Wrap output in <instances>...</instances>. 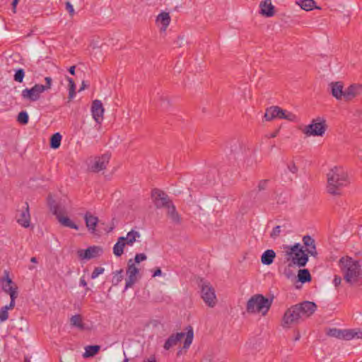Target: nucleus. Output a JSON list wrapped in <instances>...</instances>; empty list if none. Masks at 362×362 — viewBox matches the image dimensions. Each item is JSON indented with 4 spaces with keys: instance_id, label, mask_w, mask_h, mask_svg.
I'll use <instances>...</instances> for the list:
<instances>
[{
    "instance_id": "1",
    "label": "nucleus",
    "mask_w": 362,
    "mask_h": 362,
    "mask_svg": "<svg viewBox=\"0 0 362 362\" xmlns=\"http://www.w3.org/2000/svg\"><path fill=\"white\" fill-rule=\"evenodd\" d=\"M316 309L315 303L310 301H304L293 305L285 311L281 320V326L286 329L291 328L310 317Z\"/></svg>"
},
{
    "instance_id": "2",
    "label": "nucleus",
    "mask_w": 362,
    "mask_h": 362,
    "mask_svg": "<svg viewBox=\"0 0 362 362\" xmlns=\"http://www.w3.org/2000/svg\"><path fill=\"white\" fill-rule=\"evenodd\" d=\"M350 183L346 170L342 166H334L327 173V192L332 195H341L342 189Z\"/></svg>"
},
{
    "instance_id": "3",
    "label": "nucleus",
    "mask_w": 362,
    "mask_h": 362,
    "mask_svg": "<svg viewBox=\"0 0 362 362\" xmlns=\"http://www.w3.org/2000/svg\"><path fill=\"white\" fill-rule=\"evenodd\" d=\"M339 266L344 280L351 285L362 284L361 264L358 260L346 256L339 261Z\"/></svg>"
},
{
    "instance_id": "4",
    "label": "nucleus",
    "mask_w": 362,
    "mask_h": 362,
    "mask_svg": "<svg viewBox=\"0 0 362 362\" xmlns=\"http://www.w3.org/2000/svg\"><path fill=\"white\" fill-rule=\"evenodd\" d=\"M285 250L288 259H291L293 264L304 267L308 262V254L303 250L300 243H296L293 246H286Z\"/></svg>"
},
{
    "instance_id": "5",
    "label": "nucleus",
    "mask_w": 362,
    "mask_h": 362,
    "mask_svg": "<svg viewBox=\"0 0 362 362\" xmlns=\"http://www.w3.org/2000/svg\"><path fill=\"white\" fill-rule=\"evenodd\" d=\"M272 301V298L269 299L261 294L253 296L250 298V313L261 314L262 316L266 315Z\"/></svg>"
},
{
    "instance_id": "6",
    "label": "nucleus",
    "mask_w": 362,
    "mask_h": 362,
    "mask_svg": "<svg viewBox=\"0 0 362 362\" xmlns=\"http://www.w3.org/2000/svg\"><path fill=\"white\" fill-rule=\"evenodd\" d=\"M327 127L326 119L324 117H317L313 119L310 124L305 127L303 132L308 136H322Z\"/></svg>"
},
{
    "instance_id": "7",
    "label": "nucleus",
    "mask_w": 362,
    "mask_h": 362,
    "mask_svg": "<svg viewBox=\"0 0 362 362\" xmlns=\"http://www.w3.org/2000/svg\"><path fill=\"white\" fill-rule=\"evenodd\" d=\"M184 337H185L183 348L187 349L192 343L194 337L193 329L191 327H187V332H178L176 334L171 335L165 341L164 348L168 350L172 346H175L178 341H180Z\"/></svg>"
},
{
    "instance_id": "8",
    "label": "nucleus",
    "mask_w": 362,
    "mask_h": 362,
    "mask_svg": "<svg viewBox=\"0 0 362 362\" xmlns=\"http://www.w3.org/2000/svg\"><path fill=\"white\" fill-rule=\"evenodd\" d=\"M200 286L201 296L203 301L208 307L214 308L218 303L215 289L206 281H202Z\"/></svg>"
},
{
    "instance_id": "9",
    "label": "nucleus",
    "mask_w": 362,
    "mask_h": 362,
    "mask_svg": "<svg viewBox=\"0 0 362 362\" xmlns=\"http://www.w3.org/2000/svg\"><path fill=\"white\" fill-rule=\"evenodd\" d=\"M45 92V88L42 84H35L31 88H25L22 90L21 96L22 98L30 101L35 102L40 99V95Z\"/></svg>"
},
{
    "instance_id": "10",
    "label": "nucleus",
    "mask_w": 362,
    "mask_h": 362,
    "mask_svg": "<svg viewBox=\"0 0 362 362\" xmlns=\"http://www.w3.org/2000/svg\"><path fill=\"white\" fill-rule=\"evenodd\" d=\"M126 273L127 275V279H126L124 291L132 287L134 284L137 281V276L139 273V269L136 267L134 261L132 259L128 261Z\"/></svg>"
},
{
    "instance_id": "11",
    "label": "nucleus",
    "mask_w": 362,
    "mask_h": 362,
    "mask_svg": "<svg viewBox=\"0 0 362 362\" xmlns=\"http://www.w3.org/2000/svg\"><path fill=\"white\" fill-rule=\"evenodd\" d=\"M152 197L153 199L154 204L157 208L167 207L171 202L168 195L165 192L159 190L154 189L152 192Z\"/></svg>"
},
{
    "instance_id": "12",
    "label": "nucleus",
    "mask_w": 362,
    "mask_h": 362,
    "mask_svg": "<svg viewBox=\"0 0 362 362\" xmlns=\"http://www.w3.org/2000/svg\"><path fill=\"white\" fill-rule=\"evenodd\" d=\"M102 253L103 249L98 246H91L78 251V255L81 259H90L100 256Z\"/></svg>"
},
{
    "instance_id": "13",
    "label": "nucleus",
    "mask_w": 362,
    "mask_h": 362,
    "mask_svg": "<svg viewBox=\"0 0 362 362\" xmlns=\"http://www.w3.org/2000/svg\"><path fill=\"white\" fill-rule=\"evenodd\" d=\"M104 108L100 100H93L91 106V115L93 119L98 124L103 121Z\"/></svg>"
},
{
    "instance_id": "14",
    "label": "nucleus",
    "mask_w": 362,
    "mask_h": 362,
    "mask_svg": "<svg viewBox=\"0 0 362 362\" xmlns=\"http://www.w3.org/2000/svg\"><path fill=\"white\" fill-rule=\"evenodd\" d=\"M1 281L4 291L10 296L11 302L15 303V300L18 296L17 288L11 285L12 280L9 278L8 274H6Z\"/></svg>"
},
{
    "instance_id": "15",
    "label": "nucleus",
    "mask_w": 362,
    "mask_h": 362,
    "mask_svg": "<svg viewBox=\"0 0 362 362\" xmlns=\"http://www.w3.org/2000/svg\"><path fill=\"white\" fill-rule=\"evenodd\" d=\"M110 160V156L107 154L103 155L100 157L95 158L90 165V170L98 173L104 170Z\"/></svg>"
},
{
    "instance_id": "16",
    "label": "nucleus",
    "mask_w": 362,
    "mask_h": 362,
    "mask_svg": "<svg viewBox=\"0 0 362 362\" xmlns=\"http://www.w3.org/2000/svg\"><path fill=\"white\" fill-rule=\"evenodd\" d=\"M259 13L267 18H270L275 14V7L271 0H264L259 4Z\"/></svg>"
},
{
    "instance_id": "17",
    "label": "nucleus",
    "mask_w": 362,
    "mask_h": 362,
    "mask_svg": "<svg viewBox=\"0 0 362 362\" xmlns=\"http://www.w3.org/2000/svg\"><path fill=\"white\" fill-rule=\"evenodd\" d=\"M303 242L305 248V250H304L305 252H306L308 255H310L315 257H317V252L316 250L315 240L310 235H305L303 238Z\"/></svg>"
},
{
    "instance_id": "18",
    "label": "nucleus",
    "mask_w": 362,
    "mask_h": 362,
    "mask_svg": "<svg viewBox=\"0 0 362 362\" xmlns=\"http://www.w3.org/2000/svg\"><path fill=\"white\" fill-rule=\"evenodd\" d=\"M354 339H362V329H341V340L350 341Z\"/></svg>"
},
{
    "instance_id": "19",
    "label": "nucleus",
    "mask_w": 362,
    "mask_h": 362,
    "mask_svg": "<svg viewBox=\"0 0 362 362\" xmlns=\"http://www.w3.org/2000/svg\"><path fill=\"white\" fill-rule=\"evenodd\" d=\"M331 93L337 100L344 98V90L343 83L340 81L332 82L329 84Z\"/></svg>"
},
{
    "instance_id": "20",
    "label": "nucleus",
    "mask_w": 362,
    "mask_h": 362,
    "mask_svg": "<svg viewBox=\"0 0 362 362\" xmlns=\"http://www.w3.org/2000/svg\"><path fill=\"white\" fill-rule=\"evenodd\" d=\"M362 86L360 84H352L344 90V99L350 100L361 93Z\"/></svg>"
},
{
    "instance_id": "21",
    "label": "nucleus",
    "mask_w": 362,
    "mask_h": 362,
    "mask_svg": "<svg viewBox=\"0 0 362 362\" xmlns=\"http://www.w3.org/2000/svg\"><path fill=\"white\" fill-rule=\"evenodd\" d=\"M84 220H85L86 226L88 230L92 233H95V231L96 230V226L98 223V217L95 216H93L90 212H86L84 214Z\"/></svg>"
},
{
    "instance_id": "22",
    "label": "nucleus",
    "mask_w": 362,
    "mask_h": 362,
    "mask_svg": "<svg viewBox=\"0 0 362 362\" xmlns=\"http://www.w3.org/2000/svg\"><path fill=\"white\" fill-rule=\"evenodd\" d=\"M157 24L160 26V30L165 32L170 23V16L168 13L162 12L156 18Z\"/></svg>"
},
{
    "instance_id": "23",
    "label": "nucleus",
    "mask_w": 362,
    "mask_h": 362,
    "mask_svg": "<svg viewBox=\"0 0 362 362\" xmlns=\"http://www.w3.org/2000/svg\"><path fill=\"white\" fill-rule=\"evenodd\" d=\"M25 204H26V208L24 211H23L21 213L20 216L17 219V221L23 227L28 228L30 226V216L28 205L27 203Z\"/></svg>"
},
{
    "instance_id": "24",
    "label": "nucleus",
    "mask_w": 362,
    "mask_h": 362,
    "mask_svg": "<svg viewBox=\"0 0 362 362\" xmlns=\"http://www.w3.org/2000/svg\"><path fill=\"white\" fill-rule=\"evenodd\" d=\"M140 238V233L133 229L127 233V235L124 237V242L127 243V245L132 246L135 243L139 242Z\"/></svg>"
},
{
    "instance_id": "25",
    "label": "nucleus",
    "mask_w": 362,
    "mask_h": 362,
    "mask_svg": "<svg viewBox=\"0 0 362 362\" xmlns=\"http://www.w3.org/2000/svg\"><path fill=\"white\" fill-rule=\"evenodd\" d=\"M280 107L271 106L266 109L264 118L267 121H272L275 119H279Z\"/></svg>"
},
{
    "instance_id": "26",
    "label": "nucleus",
    "mask_w": 362,
    "mask_h": 362,
    "mask_svg": "<svg viewBox=\"0 0 362 362\" xmlns=\"http://www.w3.org/2000/svg\"><path fill=\"white\" fill-rule=\"evenodd\" d=\"M276 253L273 250H267L263 252L261 257V262L264 265H270L273 263Z\"/></svg>"
},
{
    "instance_id": "27",
    "label": "nucleus",
    "mask_w": 362,
    "mask_h": 362,
    "mask_svg": "<svg viewBox=\"0 0 362 362\" xmlns=\"http://www.w3.org/2000/svg\"><path fill=\"white\" fill-rule=\"evenodd\" d=\"M127 245L124 242V237L121 236L117 239V243L113 246V253L116 257H120L124 252V248Z\"/></svg>"
},
{
    "instance_id": "28",
    "label": "nucleus",
    "mask_w": 362,
    "mask_h": 362,
    "mask_svg": "<svg viewBox=\"0 0 362 362\" xmlns=\"http://www.w3.org/2000/svg\"><path fill=\"white\" fill-rule=\"evenodd\" d=\"M70 324L72 327H76L80 330H84L87 329L83 322L82 316L78 314L71 316L70 318Z\"/></svg>"
},
{
    "instance_id": "29",
    "label": "nucleus",
    "mask_w": 362,
    "mask_h": 362,
    "mask_svg": "<svg viewBox=\"0 0 362 362\" xmlns=\"http://www.w3.org/2000/svg\"><path fill=\"white\" fill-rule=\"evenodd\" d=\"M168 216L171 219V221L174 223H178L180 222V217L177 212L176 211L175 207L173 203H170L166 207Z\"/></svg>"
},
{
    "instance_id": "30",
    "label": "nucleus",
    "mask_w": 362,
    "mask_h": 362,
    "mask_svg": "<svg viewBox=\"0 0 362 362\" xmlns=\"http://www.w3.org/2000/svg\"><path fill=\"white\" fill-rule=\"evenodd\" d=\"M57 220L62 226L65 227L78 230V226L66 216L58 215Z\"/></svg>"
},
{
    "instance_id": "31",
    "label": "nucleus",
    "mask_w": 362,
    "mask_h": 362,
    "mask_svg": "<svg viewBox=\"0 0 362 362\" xmlns=\"http://www.w3.org/2000/svg\"><path fill=\"white\" fill-rule=\"evenodd\" d=\"M280 119H286L289 122H296L298 120L297 116L291 112L287 111L280 107Z\"/></svg>"
},
{
    "instance_id": "32",
    "label": "nucleus",
    "mask_w": 362,
    "mask_h": 362,
    "mask_svg": "<svg viewBox=\"0 0 362 362\" xmlns=\"http://www.w3.org/2000/svg\"><path fill=\"white\" fill-rule=\"evenodd\" d=\"M15 306V303L10 302L9 305H6L1 308L0 310V322L6 321L8 318V310L13 309Z\"/></svg>"
},
{
    "instance_id": "33",
    "label": "nucleus",
    "mask_w": 362,
    "mask_h": 362,
    "mask_svg": "<svg viewBox=\"0 0 362 362\" xmlns=\"http://www.w3.org/2000/svg\"><path fill=\"white\" fill-rule=\"evenodd\" d=\"M302 9L305 11H311L315 7V1L314 0H298L296 1Z\"/></svg>"
},
{
    "instance_id": "34",
    "label": "nucleus",
    "mask_w": 362,
    "mask_h": 362,
    "mask_svg": "<svg viewBox=\"0 0 362 362\" xmlns=\"http://www.w3.org/2000/svg\"><path fill=\"white\" fill-rule=\"evenodd\" d=\"M100 346L98 345L87 346L85 347V351L83 354V358H90L95 356L99 351Z\"/></svg>"
},
{
    "instance_id": "35",
    "label": "nucleus",
    "mask_w": 362,
    "mask_h": 362,
    "mask_svg": "<svg viewBox=\"0 0 362 362\" xmlns=\"http://www.w3.org/2000/svg\"><path fill=\"white\" fill-rule=\"evenodd\" d=\"M61 140L62 135L59 132L54 134L50 139V146L54 149L58 148L61 144Z\"/></svg>"
},
{
    "instance_id": "36",
    "label": "nucleus",
    "mask_w": 362,
    "mask_h": 362,
    "mask_svg": "<svg viewBox=\"0 0 362 362\" xmlns=\"http://www.w3.org/2000/svg\"><path fill=\"white\" fill-rule=\"evenodd\" d=\"M298 277V280L302 283L308 282L311 279L310 272L305 269L299 270Z\"/></svg>"
},
{
    "instance_id": "37",
    "label": "nucleus",
    "mask_w": 362,
    "mask_h": 362,
    "mask_svg": "<svg viewBox=\"0 0 362 362\" xmlns=\"http://www.w3.org/2000/svg\"><path fill=\"white\" fill-rule=\"evenodd\" d=\"M123 279V270L119 269L113 272L112 283L113 285H118Z\"/></svg>"
},
{
    "instance_id": "38",
    "label": "nucleus",
    "mask_w": 362,
    "mask_h": 362,
    "mask_svg": "<svg viewBox=\"0 0 362 362\" xmlns=\"http://www.w3.org/2000/svg\"><path fill=\"white\" fill-rule=\"evenodd\" d=\"M327 335L332 337H334L339 339H341V329L337 328L329 329L327 332Z\"/></svg>"
},
{
    "instance_id": "39",
    "label": "nucleus",
    "mask_w": 362,
    "mask_h": 362,
    "mask_svg": "<svg viewBox=\"0 0 362 362\" xmlns=\"http://www.w3.org/2000/svg\"><path fill=\"white\" fill-rule=\"evenodd\" d=\"M17 121L23 124H26L28 122V115L26 112H21L17 117Z\"/></svg>"
},
{
    "instance_id": "40",
    "label": "nucleus",
    "mask_w": 362,
    "mask_h": 362,
    "mask_svg": "<svg viewBox=\"0 0 362 362\" xmlns=\"http://www.w3.org/2000/svg\"><path fill=\"white\" fill-rule=\"evenodd\" d=\"M25 76L23 69H18L14 75V80L17 82H22Z\"/></svg>"
},
{
    "instance_id": "41",
    "label": "nucleus",
    "mask_w": 362,
    "mask_h": 362,
    "mask_svg": "<svg viewBox=\"0 0 362 362\" xmlns=\"http://www.w3.org/2000/svg\"><path fill=\"white\" fill-rule=\"evenodd\" d=\"M105 271V269L103 267H95L93 270V272L91 274V279H96L99 275L103 274Z\"/></svg>"
},
{
    "instance_id": "42",
    "label": "nucleus",
    "mask_w": 362,
    "mask_h": 362,
    "mask_svg": "<svg viewBox=\"0 0 362 362\" xmlns=\"http://www.w3.org/2000/svg\"><path fill=\"white\" fill-rule=\"evenodd\" d=\"M146 258L147 257L144 253L136 254L134 257V263H140L141 262L146 260Z\"/></svg>"
},
{
    "instance_id": "43",
    "label": "nucleus",
    "mask_w": 362,
    "mask_h": 362,
    "mask_svg": "<svg viewBox=\"0 0 362 362\" xmlns=\"http://www.w3.org/2000/svg\"><path fill=\"white\" fill-rule=\"evenodd\" d=\"M287 168H288V171L293 174H296L298 170V167L293 162L288 164Z\"/></svg>"
},
{
    "instance_id": "44",
    "label": "nucleus",
    "mask_w": 362,
    "mask_h": 362,
    "mask_svg": "<svg viewBox=\"0 0 362 362\" xmlns=\"http://www.w3.org/2000/svg\"><path fill=\"white\" fill-rule=\"evenodd\" d=\"M45 80L46 81V85H43V88H45V91H46L50 89L52 80L50 77H45Z\"/></svg>"
},
{
    "instance_id": "45",
    "label": "nucleus",
    "mask_w": 362,
    "mask_h": 362,
    "mask_svg": "<svg viewBox=\"0 0 362 362\" xmlns=\"http://www.w3.org/2000/svg\"><path fill=\"white\" fill-rule=\"evenodd\" d=\"M281 233V227L279 226H276L273 228L272 232L271 233V236L273 238H276Z\"/></svg>"
},
{
    "instance_id": "46",
    "label": "nucleus",
    "mask_w": 362,
    "mask_h": 362,
    "mask_svg": "<svg viewBox=\"0 0 362 362\" xmlns=\"http://www.w3.org/2000/svg\"><path fill=\"white\" fill-rule=\"evenodd\" d=\"M76 86L69 87V99H73L76 95Z\"/></svg>"
},
{
    "instance_id": "47",
    "label": "nucleus",
    "mask_w": 362,
    "mask_h": 362,
    "mask_svg": "<svg viewBox=\"0 0 362 362\" xmlns=\"http://www.w3.org/2000/svg\"><path fill=\"white\" fill-rule=\"evenodd\" d=\"M267 185V180H261L258 184V189L259 191L264 189Z\"/></svg>"
},
{
    "instance_id": "48",
    "label": "nucleus",
    "mask_w": 362,
    "mask_h": 362,
    "mask_svg": "<svg viewBox=\"0 0 362 362\" xmlns=\"http://www.w3.org/2000/svg\"><path fill=\"white\" fill-rule=\"evenodd\" d=\"M66 8L71 16H73L74 14V7L70 2L66 3Z\"/></svg>"
},
{
    "instance_id": "49",
    "label": "nucleus",
    "mask_w": 362,
    "mask_h": 362,
    "mask_svg": "<svg viewBox=\"0 0 362 362\" xmlns=\"http://www.w3.org/2000/svg\"><path fill=\"white\" fill-rule=\"evenodd\" d=\"M341 278L339 276L336 275L333 279L334 285L337 287L341 284Z\"/></svg>"
},
{
    "instance_id": "50",
    "label": "nucleus",
    "mask_w": 362,
    "mask_h": 362,
    "mask_svg": "<svg viewBox=\"0 0 362 362\" xmlns=\"http://www.w3.org/2000/svg\"><path fill=\"white\" fill-rule=\"evenodd\" d=\"M162 275V271L160 269H156L153 274H152V276L153 277H156V276H161Z\"/></svg>"
},
{
    "instance_id": "51",
    "label": "nucleus",
    "mask_w": 362,
    "mask_h": 362,
    "mask_svg": "<svg viewBox=\"0 0 362 362\" xmlns=\"http://www.w3.org/2000/svg\"><path fill=\"white\" fill-rule=\"evenodd\" d=\"M79 284H80V286H81L83 287H86L87 286V283H86V280H85V279L83 277L80 279Z\"/></svg>"
},
{
    "instance_id": "52",
    "label": "nucleus",
    "mask_w": 362,
    "mask_h": 362,
    "mask_svg": "<svg viewBox=\"0 0 362 362\" xmlns=\"http://www.w3.org/2000/svg\"><path fill=\"white\" fill-rule=\"evenodd\" d=\"M66 79H67V81L69 82V87L76 86L75 83H74V80L71 78L67 77Z\"/></svg>"
},
{
    "instance_id": "53",
    "label": "nucleus",
    "mask_w": 362,
    "mask_h": 362,
    "mask_svg": "<svg viewBox=\"0 0 362 362\" xmlns=\"http://www.w3.org/2000/svg\"><path fill=\"white\" fill-rule=\"evenodd\" d=\"M144 362H156V361L154 356H151Z\"/></svg>"
},
{
    "instance_id": "54",
    "label": "nucleus",
    "mask_w": 362,
    "mask_h": 362,
    "mask_svg": "<svg viewBox=\"0 0 362 362\" xmlns=\"http://www.w3.org/2000/svg\"><path fill=\"white\" fill-rule=\"evenodd\" d=\"M69 71L71 74L74 75L75 74V66H72L69 68Z\"/></svg>"
},
{
    "instance_id": "55",
    "label": "nucleus",
    "mask_w": 362,
    "mask_h": 362,
    "mask_svg": "<svg viewBox=\"0 0 362 362\" xmlns=\"http://www.w3.org/2000/svg\"><path fill=\"white\" fill-rule=\"evenodd\" d=\"M18 1L19 0H13L12 6H13V9H16V7L18 3Z\"/></svg>"
},
{
    "instance_id": "56",
    "label": "nucleus",
    "mask_w": 362,
    "mask_h": 362,
    "mask_svg": "<svg viewBox=\"0 0 362 362\" xmlns=\"http://www.w3.org/2000/svg\"><path fill=\"white\" fill-rule=\"evenodd\" d=\"M30 262H33V263H37V258L35 257H33L31 259H30Z\"/></svg>"
},
{
    "instance_id": "57",
    "label": "nucleus",
    "mask_w": 362,
    "mask_h": 362,
    "mask_svg": "<svg viewBox=\"0 0 362 362\" xmlns=\"http://www.w3.org/2000/svg\"><path fill=\"white\" fill-rule=\"evenodd\" d=\"M85 87H86L85 82H84V81H83V82H82V86H81V87L80 88L79 91H81L82 90H83V89L85 88Z\"/></svg>"
},
{
    "instance_id": "58",
    "label": "nucleus",
    "mask_w": 362,
    "mask_h": 362,
    "mask_svg": "<svg viewBox=\"0 0 362 362\" xmlns=\"http://www.w3.org/2000/svg\"><path fill=\"white\" fill-rule=\"evenodd\" d=\"M124 358L123 362H129V358L127 357L125 352L124 351Z\"/></svg>"
},
{
    "instance_id": "59",
    "label": "nucleus",
    "mask_w": 362,
    "mask_h": 362,
    "mask_svg": "<svg viewBox=\"0 0 362 362\" xmlns=\"http://www.w3.org/2000/svg\"><path fill=\"white\" fill-rule=\"evenodd\" d=\"M124 358L123 362H129V358L127 357L125 352L124 351Z\"/></svg>"
},
{
    "instance_id": "60",
    "label": "nucleus",
    "mask_w": 362,
    "mask_h": 362,
    "mask_svg": "<svg viewBox=\"0 0 362 362\" xmlns=\"http://www.w3.org/2000/svg\"><path fill=\"white\" fill-rule=\"evenodd\" d=\"M247 310H249V300L246 302Z\"/></svg>"
},
{
    "instance_id": "61",
    "label": "nucleus",
    "mask_w": 362,
    "mask_h": 362,
    "mask_svg": "<svg viewBox=\"0 0 362 362\" xmlns=\"http://www.w3.org/2000/svg\"><path fill=\"white\" fill-rule=\"evenodd\" d=\"M24 362H30V360L28 357H26L25 358Z\"/></svg>"
},
{
    "instance_id": "62",
    "label": "nucleus",
    "mask_w": 362,
    "mask_h": 362,
    "mask_svg": "<svg viewBox=\"0 0 362 362\" xmlns=\"http://www.w3.org/2000/svg\"><path fill=\"white\" fill-rule=\"evenodd\" d=\"M34 269V267H29L30 270H33Z\"/></svg>"
},
{
    "instance_id": "63",
    "label": "nucleus",
    "mask_w": 362,
    "mask_h": 362,
    "mask_svg": "<svg viewBox=\"0 0 362 362\" xmlns=\"http://www.w3.org/2000/svg\"><path fill=\"white\" fill-rule=\"evenodd\" d=\"M272 137H274V136H276V134H272Z\"/></svg>"
},
{
    "instance_id": "64",
    "label": "nucleus",
    "mask_w": 362,
    "mask_h": 362,
    "mask_svg": "<svg viewBox=\"0 0 362 362\" xmlns=\"http://www.w3.org/2000/svg\"><path fill=\"white\" fill-rule=\"evenodd\" d=\"M183 40V38H182V37H180V38H179V40Z\"/></svg>"
}]
</instances>
